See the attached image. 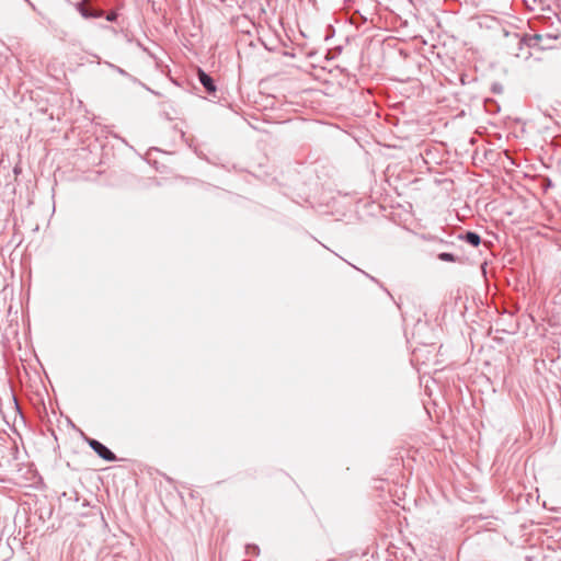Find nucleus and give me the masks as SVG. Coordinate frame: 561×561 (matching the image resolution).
I'll return each instance as SVG.
<instances>
[{"label": "nucleus", "instance_id": "obj_1", "mask_svg": "<svg viewBox=\"0 0 561 561\" xmlns=\"http://www.w3.org/2000/svg\"><path fill=\"white\" fill-rule=\"evenodd\" d=\"M88 445L98 454L99 457L106 461L116 460V456L105 445L94 438H87Z\"/></svg>", "mask_w": 561, "mask_h": 561}, {"label": "nucleus", "instance_id": "obj_2", "mask_svg": "<svg viewBox=\"0 0 561 561\" xmlns=\"http://www.w3.org/2000/svg\"><path fill=\"white\" fill-rule=\"evenodd\" d=\"M198 79L208 93H214L216 91L213 78L202 69H198Z\"/></svg>", "mask_w": 561, "mask_h": 561}, {"label": "nucleus", "instance_id": "obj_3", "mask_svg": "<svg viewBox=\"0 0 561 561\" xmlns=\"http://www.w3.org/2000/svg\"><path fill=\"white\" fill-rule=\"evenodd\" d=\"M462 240H465L467 243L471 244L472 247H478L481 243V237L473 231L466 232L462 237Z\"/></svg>", "mask_w": 561, "mask_h": 561}, {"label": "nucleus", "instance_id": "obj_4", "mask_svg": "<svg viewBox=\"0 0 561 561\" xmlns=\"http://www.w3.org/2000/svg\"><path fill=\"white\" fill-rule=\"evenodd\" d=\"M78 9H79L81 15L85 19L100 18L102 15V11L85 8L82 3H80L78 5Z\"/></svg>", "mask_w": 561, "mask_h": 561}, {"label": "nucleus", "instance_id": "obj_5", "mask_svg": "<svg viewBox=\"0 0 561 561\" xmlns=\"http://www.w3.org/2000/svg\"><path fill=\"white\" fill-rule=\"evenodd\" d=\"M541 39L542 35L539 34H535L523 38V41L530 47L538 46Z\"/></svg>", "mask_w": 561, "mask_h": 561}, {"label": "nucleus", "instance_id": "obj_6", "mask_svg": "<svg viewBox=\"0 0 561 561\" xmlns=\"http://www.w3.org/2000/svg\"><path fill=\"white\" fill-rule=\"evenodd\" d=\"M438 259L444 262H456L457 257L448 252H442L438 254Z\"/></svg>", "mask_w": 561, "mask_h": 561}, {"label": "nucleus", "instance_id": "obj_7", "mask_svg": "<svg viewBox=\"0 0 561 561\" xmlns=\"http://www.w3.org/2000/svg\"><path fill=\"white\" fill-rule=\"evenodd\" d=\"M21 171H22V169H21L20 164H16L13 169V172L15 175H19L21 173Z\"/></svg>", "mask_w": 561, "mask_h": 561}, {"label": "nucleus", "instance_id": "obj_8", "mask_svg": "<svg viewBox=\"0 0 561 561\" xmlns=\"http://www.w3.org/2000/svg\"><path fill=\"white\" fill-rule=\"evenodd\" d=\"M107 21H114L116 19V14L115 13H110L107 16H106Z\"/></svg>", "mask_w": 561, "mask_h": 561}, {"label": "nucleus", "instance_id": "obj_9", "mask_svg": "<svg viewBox=\"0 0 561 561\" xmlns=\"http://www.w3.org/2000/svg\"><path fill=\"white\" fill-rule=\"evenodd\" d=\"M249 549H252L253 550V553H255L257 551V547L256 546H249L248 547Z\"/></svg>", "mask_w": 561, "mask_h": 561}]
</instances>
